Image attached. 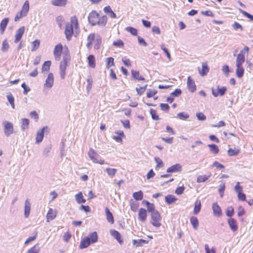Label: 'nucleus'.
Masks as SVG:
<instances>
[{
    "mask_svg": "<svg viewBox=\"0 0 253 253\" xmlns=\"http://www.w3.org/2000/svg\"><path fill=\"white\" fill-rule=\"evenodd\" d=\"M73 28L76 34L79 32L78 20L76 16H72L70 19V22H67L65 25V34L66 38L70 41L74 34Z\"/></svg>",
    "mask_w": 253,
    "mask_h": 253,
    "instance_id": "obj_1",
    "label": "nucleus"
},
{
    "mask_svg": "<svg viewBox=\"0 0 253 253\" xmlns=\"http://www.w3.org/2000/svg\"><path fill=\"white\" fill-rule=\"evenodd\" d=\"M250 48L248 46H245L240 52L238 54L236 59V66H242L243 63L245 60V54L246 53L248 55Z\"/></svg>",
    "mask_w": 253,
    "mask_h": 253,
    "instance_id": "obj_2",
    "label": "nucleus"
},
{
    "mask_svg": "<svg viewBox=\"0 0 253 253\" xmlns=\"http://www.w3.org/2000/svg\"><path fill=\"white\" fill-rule=\"evenodd\" d=\"M3 127V131L6 136L9 137L11 134H13L14 131L13 125L7 121H4L2 123Z\"/></svg>",
    "mask_w": 253,
    "mask_h": 253,
    "instance_id": "obj_3",
    "label": "nucleus"
},
{
    "mask_svg": "<svg viewBox=\"0 0 253 253\" xmlns=\"http://www.w3.org/2000/svg\"><path fill=\"white\" fill-rule=\"evenodd\" d=\"M151 223L152 224L156 227H159L161 224L160 221L161 220V217L158 211H155L151 213Z\"/></svg>",
    "mask_w": 253,
    "mask_h": 253,
    "instance_id": "obj_4",
    "label": "nucleus"
},
{
    "mask_svg": "<svg viewBox=\"0 0 253 253\" xmlns=\"http://www.w3.org/2000/svg\"><path fill=\"white\" fill-rule=\"evenodd\" d=\"M69 59V55H66L64 57L63 60L60 62V75L61 79H64L66 75V70L67 66V60Z\"/></svg>",
    "mask_w": 253,
    "mask_h": 253,
    "instance_id": "obj_5",
    "label": "nucleus"
},
{
    "mask_svg": "<svg viewBox=\"0 0 253 253\" xmlns=\"http://www.w3.org/2000/svg\"><path fill=\"white\" fill-rule=\"evenodd\" d=\"M99 19V14L95 11H92L88 16V20L90 24L92 26L97 24Z\"/></svg>",
    "mask_w": 253,
    "mask_h": 253,
    "instance_id": "obj_6",
    "label": "nucleus"
},
{
    "mask_svg": "<svg viewBox=\"0 0 253 253\" xmlns=\"http://www.w3.org/2000/svg\"><path fill=\"white\" fill-rule=\"evenodd\" d=\"M54 83V77L52 73H49L45 80V82L43 85L44 88H51Z\"/></svg>",
    "mask_w": 253,
    "mask_h": 253,
    "instance_id": "obj_7",
    "label": "nucleus"
},
{
    "mask_svg": "<svg viewBox=\"0 0 253 253\" xmlns=\"http://www.w3.org/2000/svg\"><path fill=\"white\" fill-rule=\"evenodd\" d=\"M63 46L61 44H57L54 49L53 53L56 60L58 61L60 59Z\"/></svg>",
    "mask_w": 253,
    "mask_h": 253,
    "instance_id": "obj_8",
    "label": "nucleus"
},
{
    "mask_svg": "<svg viewBox=\"0 0 253 253\" xmlns=\"http://www.w3.org/2000/svg\"><path fill=\"white\" fill-rule=\"evenodd\" d=\"M25 27L22 26V27H20L16 31V34L15 35V40H14L15 43H17L21 40V39L25 32Z\"/></svg>",
    "mask_w": 253,
    "mask_h": 253,
    "instance_id": "obj_9",
    "label": "nucleus"
},
{
    "mask_svg": "<svg viewBox=\"0 0 253 253\" xmlns=\"http://www.w3.org/2000/svg\"><path fill=\"white\" fill-rule=\"evenodd\" d=\"M47 129H48V127L44 126L38 131L36 135V143H39L42 141L44 136V132Z\"/></svg>",
    "mask_w": 253,
    "mask_h": 253,
    "instance_id": "obj_10",
    "label": "nucleus"
},
{
    "mask_svg": "<svg viewBox=\"0 0 253 253\" xmlns=\"http://www.w3.org/2000/svg\"><path fill=\"white\" fill-rule=\"evenodd\" d=\"M187 84L188 88L190 92H193L196 90V86L195 82L190 76H189L187 78Z\"/></svg>",
    "mask_w": 253,
    "mask_h": 253,
    "instance_id": "obj_11",
    "label": "nucleus"
},
{
    "mask_svg": "<svg viewBox=\"0 0 253 253\" xmlns=\"http://www.w3.org/2000/svg\"><path fill=\"white\" fill-rule=\"evenodd\" d=\"M181 170L182 167L181 165H180L179 164H176L168 168L167 169V172L168 173L176 172H180Z\"/></svg>",
    "mask_w": 253,
    "mask_h": 253,
    "instance_id": "obj_12",
    "label": "nucleus"
},
{
    "mask_svg": "<svg viewBox=\"0 0 253 253\" xmlns=\"http://www.w3.org/2000/svg\"><path fill=\"white\" fill-rule=\"evenodd\" d=\"M147 216V211L143 209L140 208L138 211V219L141 222H145Z\"/></svg>",
    "mask_w": 253,
    "mask_h": 253,
    "instance_id": "obj_13",
    "label": "nucleus"
},
{
    "mask_svg": "<svg viewBox=\"0 0 253 253\" xmlns=\"http://www.w3.org/2000/svg\"><path fill=\"white\" fill-rule=\"evenodd\" d=\"M226 91V87L223 86L221 88H219V86L217 87V91L212 89V94L214 97H217L218 95L223 96Z\"/></svg>",
    "mask_w": 253,
    "mask_h": 253,
    "instance_id": "obj_14",
    "label": "nucleus"
},
{
    "mask_svg": "<svg viewBox=\"0 0 253 253\" xmlns=\"http://www.w3.org/2000/svg\"><path fill=\"white\" fill-rule=\"evenodd\" d=\"M31 211V203L29 199H26L25 201L24 206V215L28 217L30 214Z\"/></svg>",
    "mask_w": 253,
    "mask_h": 253,
    "instance_id": "obj_15",
    "label": "nucleus"
},
{
    "mask_svg": "<svg viewBox=\"0 0 253 253\" xmlns=\"http://www.w3.org/2000/svg\"><path fill=\"white\" fill-rule=\"evenodd\" d=\"M228 223L231 229L235 232L238 229V226L237 221L235 219L232 218H230L228 220Z\"/></svg>",
    "mask_w": 253,
    "mask_h": 253,
    "instance_id": "obj_16",
    "label": "nucleus"
},
{
    "mask_svg": "<svg viewBox=\"0 0 253 253\" xmlns=\"http://www.w3.org/2000/svg\"><path fill=\"white\" fill-rule=\"evenodd\" d=\"M56 216V211L50 208L47 212L46 215L47 221L49 222L51 220H53Z\"/></svg>",
    "mask_w": 253,
    "mask_h": 253,
    "instance_id": "obj_17",
    "label": "nucleus"
},
{
    "mask_svg": "<svg viewBox=\"0 0 253 253\" xmlns=\"http://www.w3.org/2000/svg\"><path fill=\"white\" fill-rule=\"evenodd\" d=\"M110 233L111 235L115 238L120 244L123 242L121 234L118 231L115 230H111Z\"/></svg>",
    "mask_w": 253,
    "mask_h": 253,
    "instance_id": "obj_18",
    "label": "nucleus"
},
{
    "mask_svg": "<svg viewBox=\"0 0 253 253\" xmlns=\"http://www.w3.org/2000/svg\"><path fill=\"white\" fill-rule=\"evenodd\" d=\"M88 156L92 161L93 162H96L97 161V157L98 156V155L94 151V150L90 148L88 152Z\"/></svg>",
    "mask_w": 253,
    "mask_h": 253,
    "instance_id": "obj_19",
    "label": "nucleus"
},
{
    "mask_svg": "<svg viewBox=\"0 0 253 253\" xmlns=\"http://www.w3.org/2000/svg\"><path fill=\"white\" fill-rule=\"evenodd\" d=\"M91 244V243L89 240V239L86 237L81 240L80 245V249L86 248Z\"/></svg>",
    "mask_w": 253,
    "mask_h": 253,
    "instance_id": "obj_20",
    "label": "nucleus"
},
{
    "mask_svg": "<svg viewBox=\"0 0 253 253\" xmlns=\"http://www.w3.org/2000/svg\"><path fill=\"white\" fill-rule=\"evenodd\" d=\"M76 201L78 204L85 203L86 200L84 199L82 192L76 194L75 196Z\"/></svg>",
    "mask_w": 253,
    "mask_h": 253,
    "instance_id": "obj_21",
    "label": "nucleus"
},
{
    "mask_svg": "<svg viewBox=\"0 0 253 253\" xmlns=\"http://www.w3.org/2000/svg\"><path fill=\"white\" fill-rule=\"evenodd\" d=\"M213 213L215 215L219 216L221 214V210L217 203H213L212 206Z\"/></svg>",
    "mask_w": 253,
    "mask_h": 253,
    "instance_id": "obj_22",
    "label": "nucleus"
},
{
    "mask_svg": "<svg viewBox=\"0 0 253 253\" xmlns=\"http://www.w3.org/2000/svg\"><path fill=\"white\" fill-rule=\"evenodd\" d=\"M9 20V19L8 18H5L1 21L0 24V30L1 34L5 31Z\"/></svg>",
    "mask_w": 253,
    "mask_h": 253,
    "instance_id": "obj_23",
    "label": "nucleus"
},
{
    "mask_svg": "<svg viewBox=\"0 0 253 253\" xmlns=\"http://www.w3.org/2000/svg\"><path fill=\"white\" fill-rule=\"evenodd\" d=\"M67 2V0H52L51 3L54 6H64Z\"/></svg>",
    "mask_w": 253,
    "mask_h": 253,
    "instance_id": "obj_24",
    "label": "nucleus"
},
{
    "mask_svg": "<svg viewBox=\"0 0 253 253\" xmlns=\"http://www.w3.org/2000/svg\"><path fill=\"white\" fill-rule=\"evenodd\" d=\"M105 212L107 221L109 223L113 224L114 222V217L112 213H111V212L110 211L108 208H105Z\"/></svg>",
    "mask_w": 253,
    "mask_h": 253,
    "instance_id": "obj_25",
    "label": "nucleus"
},
{
    "mask_svg": "<svg viewBox=\"0 0 253 253\" xmlns=\"http://www.w3.org/2000/svg\"><path fill=\"white\" fill-rule=\"evenodd\" d=\"M131 76L133 79L138 81H144L145 78L140 76L138 71L135 70H131Z\"/></svg>",
    "mask_w": 253,
    "mask_h": 253,
    "instance_id": "obj_26",
    "label": "nucleus"
},
{
    "mask_svg": "<svg viewBox=\"0 0 253 253\" xmlns=\"http://www.w3.org/2000/svg\"><path fill=\"white\" fill-rule=\"evenodd\" d=\"M201 208V203L200 200H196L194 204V208L193 213L197 214L200 211Z\"/></svg>",
    "mask_w": 253,
    "mask_h": 253,
    "instance_id": "obj_27",
    "label": "nucleus"
},
{
    "mask_svg": "<svg viewBox=\"0 0 253 253\" xmlns=\"http://www.w3.org/2000/svg\"><path fill=\"white\" fill-rule=\"evenodd\" d=\"M88 65L90 67L94 68L95 67V57L93 55H89L87 57Z\"/></svg>",
    "mask_w": 253,
    "mask_h": 253,
    "instance_id": "obj_28",
    "label": "nucleus"
},
{
    "mask_svg": "<svg viewBox=\"0 0 253 253\" xmlns=\"http://www.w3.org/2000/svg\"><path fill=\"white\" fill-rule=\"evenodd\" d=\"M190 220L193 228L197 230L199 226V221L198 218L195 216H192L190 217Z\"/></svg>",
    "mask_w": 253,
    "mask_h": 253,
    "instance_id": "obj_29",
    "label": "nucleus"
},
{
    "mask_svg": "<svg viewBox=\"0 0 253 253\" xmlns=\"http://www.w3.org/2000/svg\"><path fill=\"white\" fill-rule=\"evenodd\" d=\"M91 243H94L97 241L98 236L96 232H93L90 234L88 236L86 237Z\"/></svg>",
    "mask_w": 253,
    "mask_h": 253,
    "instance_id": "obj_30",
    "label": "nucleus"
},
{
    "mask_svg": "<svg viewBox=\"0 0 253 253\" xmlns=\"http://www.w3.org/2000/svg\"><path fill=\"white\" fill-rule=\"evenodd\" d=\"M132 196L136 201L141 200L143 198V193L142 191L140 190L133 193Z\"/></svg>",
    "mask_w": 253,
    "mask_h": 253,
    "instance_id": "obj_31",
    "label": "nucleus"
},
{
    "mask_svg": "<svg viewBox=\"0 0 253 253\" xmlns=\"http://www.w3.org/2000/svg\"><path fill=\"white\" fill-rule=\"evenodd\" d=\"M176 200L177 199L175 197V196L172 195H168L165 197L166 202L168 204H171L173 203H174Z\"/></svg>",
    "mask_w": 253,
    "mask_h": 253,
    "instance_id": "obj_32",
    "label": "nucleus"
},
{
    "mask_svg": "<svg viewBox=\"0 0 253 253\" xmlns=\"http://www.w3.org/2000/svg\"><path fill=\"white\" fill-rule=\"evenodd\" d=\"M148 241L143 239L139 240H133L132 243L133 245H135L136 247L142 246L143 244H147Z\"/></svg>",
    "mask_w": 253,
    "mask_h": 253,
    "instance_id": "obj_33",
    "label": "nucleus"
},
{
    "mask_svg": "<svg viewBox=\"0 0 253 253\" xmlns=\"http://www.w3.org/2000/svg\"><path fill=\"white\" fill-rule=\"evenodd\" d=\"M209 68L206 63H203L202 70H199L200 75L202 76H204L208 73Z\"/></svg>",
    "mask_w": 253,
    "mask_h": 253,
    "instance_id": "obj_34",
    "label": "nucleus"
},
{
    "mask_svg": "<svg viewBox=\"0 0 253 253\" xmlns=\"http://www.w3.org/2000/svg\"><path fill=\"white\" fill-rule=\"evenodd\" d=\"M211 176V173H210L208 175H199L197 177V181L198 183L204 182L208 179Z\"/></svg>",
    "mask_w": 253,
    "mask_h": 253,
    "instance_id": "obj_35",
    "label": "nucleus"
},
{
    "mask_svg": "<svg viewBox=\"0 0 253 253\" xmlns=\"http://www.w3.org/2000/svg\"><path fill=\"white\" fill-rule=\"evenodd\" d=\"M29 8L30 6L29 1L26 0L23 4L21 11L23 12L25 15H27L29 10Z\"/></svg>",
    "mask_w": 253,
    "mask_h": 253,
    "instance_id": "obj_36",
    "label": "nucleus"
},
{
    "mask_svg": "<svg viewBox=\"0 0 253 253\" xmlns=\"http://www.w3.org/2000/svg\"><path fill=\"white\" fill-rule=\"evenodd\" d=\"M87 43L86 44V46L88 48H90L91 45L92 44V41L95 40V34H90L87 37Z\"/></svg>",
    "mask_w": 253,
    "mask_h": 253,
    "instance_id": "obj_37",
    "label": "nucleus"
},
{
    "mask_svg": "<svg viewBox=\"0 0 253 253\" xmlns=\"http://www.w3.org/2000/svg\"><path fill=\"white\" fill-rule=\"evenodd\" d=\"M22 121V125H21V129L22 130H24L27 129L29 127V120L28 119L24 118L21 120Z\"/></svg>",
    "mask_w": 253,
    "mask_h": 253,
    "instance_id": "obj_38",
    "label": "nucleus"
},
{
    "mask_svg": "<svg viewBox=\"0 0 253 253\" xmlns=\"http://www.w3.org/2000/svg\"><path fill=\"white\" fill-rule=\"evenodd\" d=\"M107 22V17L106 16H103L101 17H99L98 21L97 22V24L101 26H104L106 24Z\"/></svg>",
    "mask_w": 253,
    "mask_h": 253,
    "instance_id": "obj_39",
    "label": "nucleus"
},
{
    "mask_svg": "<svg viewBox=\"0 0 253 253\" xmlns=\"http://www.w3.org/2000/svg\"><path fill=\"white\" fill-rule=\"evenodd\" d=\"M40 251V248L39 247V244H37L34 246L29 249L27 253H39Z\"/></svg>",
    "mask_w": 253,
    "mask_h": 253,
    "instance_id": "obj_40",
    "label": "nucleus"
},
{
    "mask_svg": "<svg viewBox=\"0 0 253 253\" xmlns=\"http://www.w3.org/2000/svg\"><path fill=\"white\" fill-rule=\"evenodd\" d=\"M208 146L210 148V151L213 154H217L219 152V149L217 145L215 144H209Z\"/></svg>",
    "mask_w": 253,
    "mask_h": 253,
    "instance_id": "obj_41",
    "label": "nucleus"
},
{
    "mask_svg": "<svg viewBox=\"0 0 253 253\" xmlns=\"http://www.w3.org/2000/svg\"><path fill=\"white\" fill-rule=\"evenodd\" d=\"M244 70L242 66H237L236 70V75L238 78H241L243 76Z\"/></svg>",
    "mask_w": 253,
    "mask_h": 253,
    "instance_id": "obj_42",
    "label": "nucleus"
},
{
    "mask_svg": "<svg viewBox=\"0 0 253 253\" xmlns=\"http://www.w3.org/2000/svg\"><path fill=\"white\" fill-rule=\"evenodd\" d=\"M51 65V61H46L44 62L42 66V72L48 71Z\"/></svg>",
    "mask_w": 253,
    "mask_h": 253,
    "instance_id": "obj_43",
    "label": "nucleus"
},
{
    "mask_svg": "<svg viewBox=\"0 0 253 253\" xmlns=\"http://www.w3.org/2000/svg\"><path fill=\"white\" fill-rule=\"evenodd\" d=\"M40 41L39 40H36L32 43V49L31 50L32 51H35L37 50L40 46Z\"/></svg>",
    "mask_w": 253,
    "mask_h": 253,
    "instance_id": "obj_44",
    "label": "nucleus"
},
{
    "mask_svg": "<svg viewBox=\"0 0 253 253\" xmlns=\"http://www.w3.org/2000/svg\"><path fill=\"white\" fill-rule=\"evenodd\" d=\"M239 152L240 150L238 149H233L232 148H230L227 151V153L229 156H233L238 155Z\"/></svg>",
    "mask_w": 253,
    "mask_h": 253,
    "instance_id": "obj_45",
    "label": "nucleus"
},
{
    "mask_svg": "<svg viewBox=\"0 0 253 253\" xmlns=\"http://www.w3.org/2000/svg\"><path fill=\"white\" fill-rule=\"evenodd\" d=\"M56 21L60 29H62L64 22V19L63 17L61 16H57L56 18Z\"/></svg>",
    "mask_w": 253,
    "mask_h": 253,
    "instance_id": "obj_46",
    "label": "nucleus"
},
{
    "mask_svg": "<svg viewBox=\"0 0 253 253\" xmlns=\"http://www.w3.org/2000/svg\"><path fill=\"white\" fill-rule=\"evenodd\" d=\"M105 170L107 174L111 177L114 176L116 174L117 171V169H112L109 168H106Z\"/></svg>",
    "mask_w": 253,
    "mask_h": 253,
    "instance_id": "obj_47",
    "label": "nucleus"
},
{
    "mask_svg": "<svg viewBox=\"0 0 253 253\" xmlns=\"http://www.w3.org/2000/svg\"><path fill=\"white\" fill-rule=\"evenodd\" d=\"M86 91L88 93L91 89L92 85V80L91 77H89L87 80Z\"/></svg>",
    "mask_w": 253,
    "mask_h": 253,
    "instance_id": "obj_48",
    "label": "nucleus"
},
{
    "mask_svg": "<svg viewBox=\"0 0 253 253\" xmlns=\"http://www.w3.org/2000/svg\"><path fill=\"white\" fill-rule=\"evenodd\" d=\"M177 117L182 120H185L189 117V115L184 112H181L177 114Z\"/></svg>",
    "mask_w": 253,
    "mask_h": 253,
    "instance_id": "obj_49",
    "label": "nucleus"
},
{
    "mask_svg": "<svg viewBox=\"0 0 253 253\" xmlns=\"http://www.w3.org/2000/svg\"><path fill=\"white\" fill-rule=\"evenodd\" d=\"M130 206L131 210L133 211H136L138 208V204L133 201L132 200L130 201Z\"/></svg>",
    "mask_w": 253,
    "mask_h": 253,
    "instance_id": "obj_50",
    "label": "nucleus"
},
{
    "mask_svg": "<svg viewBox=\"0 0 253 253\" xmlns=\"http://www.w3.org/2000/svg\"><path fill=\"white\" fill-rule=\"evenodd\" d=\"M114 64V58L113 57H108L106 58V67L109 68Z\"/></svg>",
    "mask_w": 253,
    "mask_h": 253,
    "instance_id": "obj_51",
    "label": "nucleus"
},
{
    "mask_svg": "<svg viewBox=\"0 0 253 253\" xmlns=\"http://www.w3.org/2000/svg\"><path fill=\"white\" fill-rule=\"evenodd\" d=\"M101 43V39L99 36H97L95 39V44L94 47L95 49L99 48L100 45Z\"/></svg>",
    "mask_w": 253,
    "mask_h": 253,
    "instance_id": "obj_52",
    "label": "nucleus"
},
{
    "mask_svg": "<svg viewBox=\"0 0 253 253\" xmlns=\"http://www.w3.org/2000/svg\"><path fill=\"white\" fill-rule=\"evenodd\" d=\"M126 30L130 33L132 35L136 36L137 34V30L131 27H127L126 28Z\"/></svg>",
    "mask_w": 253,
    "mask_h": 253,
    "instance_id": "obj_53",
    "label": "nucleus"
},
{
    "mask_svg": "<svg viewBox=\"0 0 253 253\" xmlns=\"http://www.w3.org/2000/svg\"><path fill=\"white\" fill-rule=\"evenodd\" d=\"M147 86V85L146 84L143 86H141L139 87H136V90L137 92V94H139V95H141L146 90Z\"/></svg>",
    "mask_w": 253,
    "mask_h": 253,
    "instance_id": "obj_54",
    "label": "nucleus"
},
{
    "mask_svg": "<svg viewBox=\"0 0 253 253\" xmlns=\"http://www.w3.org/2000/svg\"><path fill=\"white\" fill-rule=\"evenodd\" d=\"M155 161L156 163H157V166L156 168H159L161 167H163L164 166V164L163 163L162 160L158 157H155Z\"/></svg>",
    "mask_w": 253,
    "mask_h": 253,
    "instance_id": "obj_55",
    "label": "nucleus"
},
{
    "mask_svg": "<svg viewBox=\"0 0 253 253\" xmlns=\"http://www.w3.org/2000/svg\"><path fill=\"white\" fill-rule=\"evenodd\" d=\"M157 93V91L155 89H148L147 92V97L150 98L154 96Z\"/></svg>",
    "mask_w": 253,
    "mask_h": 253,
    "instance_id": "obj_56",
    "label": "nucleus"
},
{
    "mask_svg": "<svg viewBox=\"0 0 253 253\" xmlns=\"http://www.w3.org/2000/svg\"><path fill=\"white\" fill-rule=\"evenodd\" d=\"M150 114L151 115L152 118L154 120H159V116L157 114V112L156 110L151 109L150 110Z\"/></svg>",
    "mask_w": 253,
    "mask_h": 253,
    "instance_id": "obj_57",
    "label": "nucleus"
},
{
    "mask_svg": "<svg viewBox=\"0 0 253 253\" xmlns=\"http://www.w3.org/2000/svg\"><path fill=\"white\" fill-rule=\"evenodd\" d=\"M232 27L234 28L235 30H237L238 29H240L241 31L243 30V28L242 26L237 22H235L233 24Z\"/></svg>",
    "mask_w": 253,
    "mask_h": 253,
    "instance_id": "obj_58",
    "label": "nucleus"
},
{
    "mask_svg": "<svg viewBox=\"0 0 253 253\" xmlns=\"http://www.w3.org/2000/svg\"><path fill=\"white\" fill-rule=\"evenodd\" d=\"M225 185L224 183H221L219 185V192L220 194V196L221 197H222L224 195V191L225 190Z\"/></svg>",
    "mask_w": 253,
    "mask_h": 253,
    "instance_id": "obj_59",
    "label": "nucleus"
},
{
    "mask_svg": "<svg viewBox=\"0 0 253 253\" xmlns=\"http://www.w3.org/2000/svg\"><path fill=\"white\" fill-rule=\"evenodd\" d=\"M26 15H25L23 12H22L21 11L18 12L15 17V18H14V21H19L22 17H25L26 16Z\"/></svg>",
    "mask_w": 253,
    "mask_h": 253,
    "instance_id": "obj_60",
    "label": "nucleus"
},
{
    "mask_svg": "<svg viewBox=\"0 0 253 253\" xmlns=\"http://www.w3.org/2000/svg\"><path fill=\"white\" fill-rule=\"evenodd\" d=\"M51 149V147L50 146H48L45 147L42 152L43 155L45 157L48 156Z\"/></svg>",
    "mask_w": 253,
    "mask_h": 253,
    "instance_id": "obj_61",
    "label": "nucleus"
},
{
    "mask_svg": "<svg viewBox=\"0 0 253 253\" xmlns=\"http://www.w3.org/2000/svg\"><path fill=\"white\" fill-rule=\"evenodd\" d=\"M147 211L152 213L155 211H157L155 210V206L154 204L150 203L149 205L147 206Z\"/></svg>",
    "mask_w": 253,
    "mask_h": 253,
    "instance_id": "obj_62",
    "label": "nucleus"
},
{
    "mask_svg": "<svg viewBox=\"0 0 253 253\" xmlns=\"http://www.w3.org/2000/svg\"><path fill=\"white\" fill-rule=\"evenodd\" d=\"M205 249L206 253H215L214 248L212 247L211 249H210L208 244L205 245Z\"/></svg>",
    "mask_w": 253,
    "mask_h": 253,
    "instance_id": "obj_63",
    "label": "nucleus"
},
{
    "mask_svg": "<svg viewBox=\"0 0 253 253\" xmlns=\"http://www.w3.org/2000/svg\"><path fill=\"white\" fill-rule=\"evenodd\" d=\"M196 117L199 121H204L206 119V116L202 113H197Z\"/></svg>",
    "mask_w": 253,
    "mask_h": 253,
    "instance_id": "obj_64",
    "label": "nucleus"
}]
</instances>
